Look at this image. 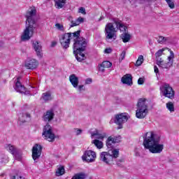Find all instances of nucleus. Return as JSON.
Segmentation results:
<instances>
[{"label": "nucleus", "mask_w": 179, "mask_h": 179, "mask_svg": "<svg viewBox=\"0 0 179 179\" xmlns=\"http://www.w3.org/2000/svg\"><path fill=\"white\" fill-rule=\"evenodd\" d=\"M36 13L37 10L34 8H31L29 11L27 12V24L25 29L21 36L22 41H29V40L33 37L34 31L38 29L40 24L37 22Z\"/></svg>", "instance_id": "1"}, {"label": "nucleus", "mask_w": 179, "mask_h": 179, "mask_svg": "<svg viewBox=\"0 0 179 179\" xmlns=\"http://www.w3.org/2000/svg\"><path fill=\"white\" fill-rule=\"evenodd\" d=\"M143 138L144 148L149 150L150 153L159 154L163 152L164 145L160 144V136L155 134L153 131H149L144 134Z\"/></svg>", "instance_id": "2"}, {"label": "nucleus", "mask_w": 179, "mask_h": 179, "mask_svg": "<svg viewBox=\"0 0 179 179\" xmlns=\"http://www.w3.org/2000/svg\"><path fill=\"white\" fill-rule=\"evenodd\" d=\"M80 36L73 37V38H75L73 43V54L75 55L76 59H77L78 62H82V61L86 59V56L83 52L86 50L87 41H86V38Z\"/></svg>", "instance_id": "3"}, {"label": "nucleus", "mask_w": 179, "mask_h": 179, "mask_svg": "<svg viewBox=\"0 0 179 179\" xmlns=\"http://www.w3.org/2000/svg\"><path fill=\"white\" fill-rule=\"evenodd\" d=\"M149 109L146 103V99L141 98L137 103V110L136 111V117L139 120H143L148 115Z\"/></svg>", "instance_id": "4"}, {"label": "nucleus", "mask_w": 179, "mask_h": 179, "mask_svg": "<svg viewBox=\"0 0 179 179\" xmlns=\"http://www.w3.org/2000/svg\"><path fill=\"white\" fill-rule=\"evenodd\" d=\"M120 156V150L112 149L108 152H102L100 153L99 159L101 162L106 163V164H110L113 162V159H117Z\"/></svg>", "instance_id": "5"}, {"label": "nucleus", "mask_w": 179, "mask_h": 179, "mask_svg": "<svg viewBox=\"0 0 179 179\" xmlns=\"http://www.w3.org/2000/svg\"><path fill=\"white\" fill-rule=\"evenodd\" d=\"M79 36H80V30L73 33L69 32L62 34L59 38L62 47L65 50H66V48H69V44H71V38H73V37H79Z\"/></svg>", "instance_id": "6"}, {"label": "nucleus", "mask_w": 179, "mask_h": 179, "mask_svg": "<svg viewBox=\"0 0 179 179\" xmlns=\"http://www.w3.org/2000/svg\"><path fill=\"white\" fill-rule=\"evenodd\" d=\"M104 33L106 40L108 43H109V41H115V40H117V29L114 27L113 22L106 24Z\"/></svg>", "instance_id": "7"}, {"label": "nucleus", "mask_w": 179, "mask_h": 179, "mask_svg": "<svg viewBox=\"0 0 179 179\" xmlns=\"http://www.w3.org/2000/svg\"><path fill=\"white\" fill-rule=\"evenodd\" d=\"M129 120V115L127 113H120L115 115L114 122L117 127V129H122L123 124Z\"/></svg>", "instance_id": "8"}, {"label": "nucleus", "mask_w": 179, "mask_h": 179, "mask_svg": "<svg viewBox=\"0 0 179 179\" xmlns=\"http://www.w3.org/2000/svg\"><path fill=\"white\" fill-rule=\"evenodd\" d=\"M42 135L45 137L46 141H48V142H54L57 138L55 134L52 132V128L51 127V125L48 124L44 127Z\"/></svg>", "instance_id": "9"}, {"label": "nucleus", "mask_w": 179, "mask_h": 179, "mask_svg": "<svg viewBox=\"0 0 179 179\" xmlns=\"http://www.w3.org/2000/svg\"><path fill=\"white\" fill-rule=\"evenodd\" d=\"M163 96L164 97H167L171 100H173L176 96V92L173 90V87L169 85V84L165 83L161 88Z\"/></svg>", "instance_id": "10"}, {"label": "nucleus", "mask_w": 179, "mask_h": 179, "mask_svg": "<svg viewBox=\"0 0 179 179\" xmlns=\"http://www.w3.org/2000/svg\"><path fill=\"white\" fill-rule=\"evenodd\" d=\"M96 152L93 150H86L84 152V155L82 157V159L83 162H87V163H93L94 162H96Z\"/></svg>", "instance_id": "11"}, {"label": "nucleus", "mask_w": 179, "mask_h": 179, "mask_svg": "<svg viewBox=\"0 0 179 179\" xmlns=\"http://www.w3.org/2000/svg\"><path fill=\"white\" fill-rule=\"evenodd\" d=\"M43 150V147L40 144H35L32 148V158L35 163H37V160L40 159L41 156V152Z\"/></svg>", "instance_id": "12"}, {"label": "nucleus", "mask_w": 179, "mask_h": 179, "mask_svg": "<svg viewBox=\"0 0 179 179\" xmlns=\"http://www.w3.org/2000/svg\"><path fill=\"white\" fill-rule=\"evenodd\" d=\"M14 89L18 93H21V94H24L25 96H27V94H30V92L26 90V87H24V86L22 85V83H20V77H18L17 78Z\"/></svg>", "instance_id": "13"}, {"label": "nucleus", "mask_w": 179, "mask_h": 179, "mask_svg": "<svg viewBox=\"0 0 179 179\" xmlns=\"http://www.w3.org/2000/svg\"><path fill=\"white\" fill-rule=\"evenodd\" d=\"M113 22L116 26L117 30H120L123 33H127L128 27H127V26H125V24L122 23V21H121V20L118 18H113Z\"/></svg>", "instance_id": "14"}, {"label": "nucleus", "mask_w": 179, "mask_h": 179, "mask_svg": "<svg viewBox=\"0 0 179 179\" xmlns=\"http://www.w3.org/2000/svg\"><path fill=\"white\" fill-rule=\"evenodd\" d=\"M54 117H55V113H54V110L52 109H50L44 113L43 120L45 122H51V121L54 120Z\"/></svg>", "instance_id": "15"}, {"label": "nucleus", "mask_w": 179, "mask_h": 179, "mask_svg": "<svg viewBox=\"0 0 179 179\" xmlns=\"http://www.w3.org/2000/svg\"><path fill=\"white\" fill-rule=\"evenodd\" d=\"M33 48L34 49V50L36 52V55L37 57H38L39 58H42L43 57V48L41 46V43H40L38 41H35L33 43Z\"/></svg>", "instance_id": "16"}, {"label": "nucleus", "mask_w": 179, "mask_h": 179, "mask_svg": "<svg viewBox=\"0 0 179 179\" xmlns=\"http://www.w3.org/2000/svg\"><path fill=\"white\" fill-rule=\"evenodd\" d=\"M38 66V62L34 59L27 60L25 62V68L27 69H36Z\"/></svg>", "instance_id": "17"}, {"label": "nucleus", "mask_w": 179, "mask_h": 179, "mask_svg": "<svg viewBox=\"0 0 179 179\" xmlns=\"http://www.w3.org/2000/svg\"><path fill=\"white\" fill-rule=\"evenodd\" d=\"M156 64L158 65L159 68H162V69H170V68L173 66L171 62H164L162 59H160Z\"/></svg>", "instance_id": "18"}, {"label": "nucleus", "mask_w": 179, "mask_h": 179, "mask_svg": "<svg viewBox=\"0 0 179 179\" xmlns=\"http://www.w3.org/2000/svg\"><path fill=\"white\" fill-rule=\"evenodd\" d=\"M121 82L123 85H127L128 86H132V76L131 74H126L124 75L122 79Z\"/></svg>", "instance_id": "19"}, {"label": "nucleus", "mask_w": 179, "mask_h": 179, "mask_svg": "<svg viewBox=\"0 0 179 179\" xmlns=\"http://www.w3.org/2000/svg\"><path fill=\"white\" fill-rule=\"evenodd\" d=\"M96 136V139H100L103 141L104 138H107V134L106 132H100L99 130H95L94 132H91V137L93 138Z\"/></svg>", "instance_id": "20"}, {"label": "nucleus", "mask_w": 179, "mask_h": 179, "mask_svg": "<svg viewBox=\"0 0 179 179\" xmlns=\"http://www.w3.org/2000/svg\"><path fill=\"white\" fill-rule=\"evenodd\" d=\"M69 80L72 86L76 89L79 85V78H78L76 75L72 74L69 76Z\"/></svg>", "instance_id": "21"}, {"label": "nucleus", "mask_w": 179, "mask_h": 179, "mask_svg": "<svg viewBox=\"0 0 179 179\" xmlns=\"http://www.w3.org/2000/svg\"><path fill=\"white\" fill-rule=\"evenodd\" d=\"M66 3V0H55V6L56 9H62Z\"/></svg>", "instance_id": "22"}, {"label": "nucleus", "mask_w": 179, "mask_h": 179, "mask_svg": "<svg viewBox=\"0 0 179 179\" xmlns=\"http://www.w3.org/2000/svg\"><path fill=\"white\" fill-rule=\"evenodd\" d=\"M83 22H85V18L82 17H79L76 20V21H73V20L71 21V24L70 25V28L75 27V26H79V24H80V23H83Z\"/></svg>", "instance_id": "23"}, {"label": "nucleus", "mask_w": 179, "mask_h": 179, "mask_svg": "<svg viewBox=\"0 0 179 179\" xmlns=\"http://www.w3.org/2000/svg\"><path fill=\"white\" fill-rule=\"evenodd\" d=\"M121 38L123 43H129L131 40V34H128L127 32H124L121 34Z\"/></svg>", "instance_id": "24"}, {"label": "nucleus", "mask_w": 179, "mask_h": 179, "mask_svg": "<svg viewBox=\"0 0 179 179\" xmlns=\"http://www.w3.org/2000/svg\"><path fill=\"white\" fill-rule=\"evenodd\" d=\"M31 115L30 113H24L21 115V116L19 117V120L20 122H26L27 118H30Z\"/></svg>", "instance_id": "25"}, {"label": "nucleus", "mask_w": 179, "mask_h": 179, "mask_svg": "<svg viewBox=\"0 0 179 179\" xmlns=\"http://www.w3.org/2000/svg\"><path fill=\"white\" fill-rule=\"evenodd\" d=\"M163 52H164V49H160L155 53V59L156 62H158V61H160L162 58V55H163Z\"/></svg>", "instance_id": "26"}, {"label": "nucleus", "mask_w": 179, "mask_h": 179, "mask_svg": "<svg viewBox=\"0 0 179 179\" xmlns=\"http://www.w3.org/2000/svg\"><path fill=\"white\" fill-rule=\"evenodd\" d=\"M92 143H94L97 149H103V143L101 141L95 139L92 141Z\"/></svg>", "instance_id": "27"}, {"label": "nucleus", "mask_w": 179, "mask_h": 179, "mask_svg": "<svg viewBox=\"0 0 179 179\" xmlns=\"http://www.w3.org/2000/svg\"><path fill=\"white\" fill-rule=\"evenodd\" d=\"M71 179H86V173H78L75 174Z\"/></svg>", "instance_id": "28"}, {"label": "nucleus", "mask_w": 179, "mask_h": 179, "mask_svg": "<svg viewBox=\"0 0 179 179\" xmlns=\"http://www.w3.org/2000/svg\"><path fill=\"white\" fill-rule=\"evenodd\" d=\"M166 108L170 113H174L176 109L174 108V103L171 101L166 103Z\"/></svg>", "instance_id": "29"}, {"label": "nucleus", "mask_w": 179, "mask_h": 179, "mask_svg": "<svg viewBox=\"0 0 179 179\" xmlns=\"http://www.w3.org/2000/svg\"><path fill=\"white\" fill-rule=\"evenodd\" d=\"M113 143H114V141H113V137L109 136L108 138V139L106 140V146L108 148H111L110 150L112 149H114V148H113Z\"/></svg>", "instance_id": "30"}, {"label": "nucleus", "mask_w": 179, "mask_h": 179, "mask_svg": "<svg viewBox=\"0 0 179 179\" xmlns=\"http://www.w3.org/2000/svg\"><path fill=\"white\" fill-rule=\"evenodd\" d=\"M65 173V168L64 166H60L57 169V171H56V176L57 177H59L60 176H64Z\"/></svg>", "instance_id": "31"}, {"label": "nucleus", "mask_w": 179, "mask_h": 179, "mask_svg": "<svg viewBox=\"0 0 179 179\" xmlns=\"http://www.w3.org/2000/svg\"><path fill=\"white\" fill-rule=\"evenodd\" d=\"M170 55L168 57V62H171V65L174 63V52L171 49L169 50Z\"/></svg>", "instance_id": "32"}, {"label": "nucleus", "mask_w": 179, "mask_h": 179, "mask_svg": "<svg viewBox=\"0 0 179 179\" xmlns=\"http://www.w3.org/2000/svg\"><path fill=\"white\" fill-rule=\"evenodd\" d=\"M143 64V55H139L137 61L136 62L135 66H141Z\"/></svg>", "instance_id": "33"}, {"label": "nucleus", "mask_w": 179, "mask_h": 179, "mask_svg": "<svg viewBox=\"0 0 179 179\" xmlns=\"http://www.w3.org/2000/svg\"><path fill=\"white\" fill-rule=\"evenodd\" d=\"M8 149L10 153L12 154L13 155H15V154L17 152L15 146L11 145L10 144L8 145Z\"/></svg>", "instance_id": "34"}, {"label": "nucleus", "mask_w": 179, "mask_h": 179, "mask_svg": "<svg viewBox=\"0 0 179 179\" xmlns=\"http://www.w3.org/2000/svg\"><path fill=\"white\" fill-rule=\"evenodd\" d=\"M42 98L45 101H48L51 100V94L45 92L43 94Z\"/></svg>", "instance_id": "35"}, {"label": "nucleus", "mask_w": 179, "mask_h": 179, "mask_svg": "<svg viewBox=\"0 0 179 179\" xmlns=\"http://www.w3.org/2000/svg\"><path fill=\"white\" fill-rule=\"evenodd\" d=\"M167 41V38L164 36H159L157 38V43L159 44H164V43H166Z\"/></svg>", "instance_id": "36"}, {"label": "nucleus", "mask_w": 179, "mask_h": 179, "mask_svg": "<svg viewBox=\"0 0 179 179\" xmlns=\"http://www.w3.org/2000/svg\"><path fill=\"white\" fill-rule=\"evenodd\" d=\"M113 64L109 61H104L102 62V66H105L106 68H111Z\"/></svg>", "instance_id": "37"}, {"label": "nucleus", "mask_w": 179, "mask_h": 179, "mask_svg": "<svg viewBox=\"0 0 179 179\" xmlns=\"http://www.w3.org/2000/svg\"><path fill=\"white\" fill-rule=\"evenodd\" d=\"M55 27L57 28V30H60V31H65V29H64V25H62L59 23L55 24Z\"/></svg>", "instance_id": "38"}, {"label": "nucleus", "mask_w": 179, "mask_h": 179, "mask_svg": "<svg viewBox=\"0 0 179 179\" xmlns=\"http://www.w3.org/2000/svg\"><path fill=\"white\" fill-rule=\"evenodd\" d=\"M166 2L168 3L171 9H174V8L176 7V6L174 5V2L172 1L171 0H166Z\"/></svg>", "instance_id": "39"}, {"label": "nucleus", "mask_w": 179, "mask_h": 179, "mask_svg": "<svg viewBox=\"0 0 179 179\" xmlns=\"http://www.w3.org/2000/svg\"><path fill=\"white\" fill-rule=\"evenodd\" d=\"M112 141H113L114 143H120V142H121V136H118L115 138L112 137Z\"/></svg>", "instance_id": "40"}, {"label": "nucleus", "mask_w": 179, "mask_h": 179, "mask_svg": "<svg viewBox=\"0 0 179 179\" xmlns=\"http://www.w3.org/2000/svg\"><path fill=\"white\" fill-rule=\"evenodd\" d=\"M125 54H126V52L125 50H123L120 55V57L119 59V61H122V59H125Z\"/></svg>", "instance_id": "41"}, {"label": "nucleus", "mask_w": 179, "mask_h": 179, "mask_svg": "<svg viewBox=\"0 0 179 179\" xmlns=\"http://www.w3.org/2000/svg\"><path fill=\"white\" fill-rule=\"evenodd\" d=\"M79 13H82L83 15H86V9L83 7H80L78 10Z\"/></svg>", "instance_id": "42"}, {"label": "nucleus", "mask_w": 179, "mask_h": 179, "mask_svg": "<svg viewBox=\"0 0 179 179\" xmlns=\"http://www.w3.org/2000/svg\"><path fill=\"white\" fill-rule=\"evenodd\" d=\"M14 156H15V160H18V162H20V160H22V156L17 154V152H16Z\"/></svg>", "instance_id": "43"}, {"label": "nucleus", "mask_w": 179, "mask_h": 179, "mask_svg": "<svg viewBox=\"0 0 179 179\" xmlns=\"http://www.w3.org/2000/svg\"><path fill=\"white\" fill-rule=\"evenodd\" d=\"M143 83H145L143 78H139L138 80V85H143Z\"/></svg>", "instance_id": "44"}, {"label": "nucleus", "mask_w": 179, "mask_h": 179, "mask_svg": "<svg viewBox=\"0 0 179 179\" xmlns=\"http://www.w3.org/2000/svg\"><path fill=\"white\" fill-rule=\"evenodd\" d=\"M99 71L101 72H104V68H106L104 66H103V64H99Z\"/></svg>", "instance_id": "45"}, {"label": "nucleus", "mask_w": 179, "mask_h": 179, "mask_svg": "<svg viewBox=\"0 0 179 179\" xmlns=\"http://www.w3.org/2000/svg\"><path fill=\"white\" fill-rule=\"evenodd\" d=\"M74 129L76 131V134L77 136L80 135L83 132V130L80 129Z\"/></svg>", "instance_id": "46"}, {"label": "nucleus", "mask_w": 179, "mask_h": 179, "mask_svg": "<svg viewBox=\"0 0 179 179\" xmlns=\"http://www.w3.org/2000/svg\"><path fill=\"white\" fill-rule=\"evenodd\" d=\"M113 52V50L111 48H106L104 50L105 54H111V52Z\"/></svg>", "instance_id": "47"}, {"label": "nucleus", "mask_w": 179, "mask_h": 179, "mask_svg": "<svg viewBox=\"0 0 179 179\" xmlns=\"http://www.w3.org/2000/svg\"><path fill=\"white\" fill-rule=\"evenodd\" d=\"M78 92H82L83 90L85 91V85H79L78 87Z\"/></svg>", "instance_id": "48"}, {"label": "nucleus", "mask_w": 179, "mask_h": 179, "mask_svg": "<svg viewBox=\"0 0 179 179\" xmlns=\"http://www.w3.org/2000/svg\"><path fill=\"white\" fill-rule=\"evenodd\" d=\"M92 78H87L86 80H85V84L86 85H90V83H92Z\"/></svg>", "instance_id": "49"}, {"label": "nucleus", "mask_w": 179, "mask_h": 179, "mask_svg": "<svg viewBox=\"0 0 179 179\" xmlns=\"http://www.w3.org/2000/svg\"><path fill=\"white\" fill-rule=\"evenodd\" d=\"M11 179H23V177L13 176L11 177Z\"/></svg>", "instance_id": "50"}, {"label": "nucleus", "mask_w": 179, "mask_h": 179, "mask_svg": "<svg viewBox=\"0 0 179 179\" xmlns=\"http://www.w3.org/2000/svg\"><path fill=\"white\" fill-rule=\"evenodd\" d=\"M154 71L155 73H159V68H157V66H154Z\"/></svg>", "instance_id": "51"}, {"label": "nucleus", "mask_w": 179, "mask_h": 179, "mask_svg": "<svg viewBox=\"0 0 179 179\" xmlns=\"http://www.w3.org/2000/svg\"><path fill=\"white\" fill-rule=\"evenodd\" d=\"M55 45H57V42L53 41L52 42L50 47H55Z\"/></svg>", "instance_id": "52"}, {"label": "nucleus", "mask_w": 179, "mask_h": 179, "mask_svg": "<svg viewBox=\"0 0 179 179\" xmlns=\"http://www.w3.org/2000/svg\"><path fill=\"white\" fill-rule=\"evenodd\" d=\"M117 162H119V163H124V159H119V160L117 161Z\"/></svg>", "instance_id": "53"}, {"label": "nucleus", "mask_w": 179, "mask_h": 179, "mask_svg": "<svg viewBox=\"0 0 179 179\" xmlns=\"http://www.w3.org/2000/svg\"><path fill=\"white\" fill-rule=\"evenodd\" d=\"M103 19H104V17L102 16L99 18V21L100 22L101 20H103Z\"/></svg>", "instance_id": "54"}, {"label": "nucleus", "mask_w": 179, "mask_h": 179, "mask_svg": "<svg viewBox=\"0 0 179 179\" xmlns=\"http://www.w3.org/2000/svg\"><path fill=\"white\" fill-rule=\"evenodd\" d=\"M116 164H117V166H121V162H117Z\"/></svg>", "instance_id": "55"}]
</instances>
